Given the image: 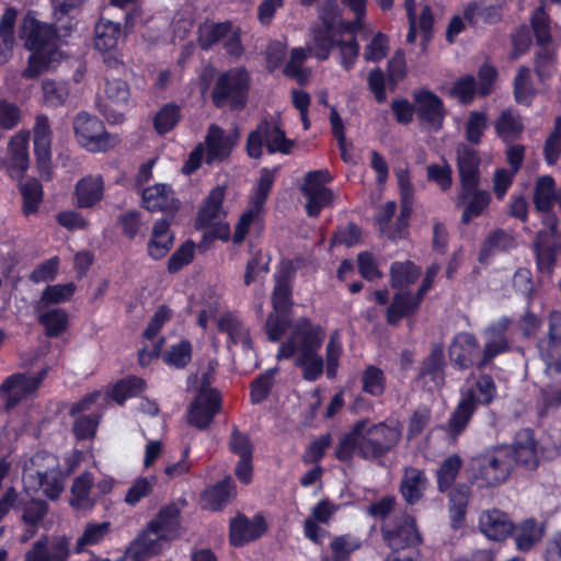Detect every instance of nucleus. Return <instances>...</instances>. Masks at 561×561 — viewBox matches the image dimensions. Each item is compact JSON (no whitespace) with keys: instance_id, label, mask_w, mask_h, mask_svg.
<instances>
[{"instance_id":"a211bd4d","label":"nucleus","mask_w":561,"mask_h":561,"mask_svg":"<svg viewBox=\"0 0 561 561\" xmlns=\"http://www.w3.org/2000/svg\"><path fill=\"white\" fill-rule=\"evenodd\" d=\"M69 557L70 539L66 535H44L32 543L23 561H66Z\"/></svg>"},{"instance_id":"864d4df0","label":"nucleus","mask_w":561,"mask_h":561,"mask_svg":"<svg viewBox=\"0 0 561 561\" xmlns=\"http://www.w3.org/2000/svg\"><path fill=\"white\" fill-rule=\"evenodd\" d=\"M20 191L23 197L24 215L35 214L43 198L41 184L36 180H28L21 184Z\"/></svg>"},{"instance_id":"a19ab883","label":"nucleus","mask_w":561,"mask_h":561,"mask_svg":"<svg viewBox=\"0 0 561 561\" xmlns=\"http://www.w3.org/2000/svg\"><path fill=\"white\" fill-rule=\"evenodd\" d=\"M77 290L75 283L56 284L47 286L41 298L36 301V311H42L50 305H59L71 299Z\"/></svg>"},{"instance_id":"cd10ccee","label":"nucleus","mask_w":561,"mask_h":561,"mask_svg":"<svg viewBox=\"0 0 561 561\" xmlns=\"http://www.w3.org/2000/svg\"><path fill=\"white\" fill-rule=\"evenodd\" d=\"M479 528L490 540L501 541L512 535L514 525L500 510H486L479 517Z\"/></svg>"},{"instance_id":"c9c22d12","label":"nucleus","mask_w":561,"mask_h":561,"mask_svg":"<svg viewBox=\"0 0 561 561\" xmlns=\"http://www.w3.org/2000/svg\"><path fill=\"white\" fill-rule=\"evenodd\" d=\"M216 321L219 331L227 333L231 343L240 344L245 351L251 350L249 330L238 316L227 312L218 317Z\"/></svg>"},{"instance_id":"3c124183","label":"nucleus","mask_w":561,"mask_h":561,"mask_svg":"<svg viewBox=\"0 0 561 561\" xmlns=\"http://www.w3.org/2000/svg\"><path fill=\"white\" fill-rule=\"evenodd\" d=\"M59 55L47 54V50H33L28 58L27 67L23 70L22 76L26 79L37 78L54 62L58 60Z\"/></svg>"},{"instance_id":"8fccbe9b","label":"nucleus","mask_w":561,"mask_h":561,"mask_svg":"<svg viewBox=\"0 0 561 561\" xmlns=\"http://www.w3.org/2000/svg\"><path fill=\"white\" fill-rule=\"evenodd\" d=\"M145 389V382L138 377H127L116 382L112 390L111 397L119 404H123L127 399L136 397Z\"/></svg>"},{"instance_id":"bb28decb","label":"nucleus","mask_w":561,"mask_h":561,"mask_svg":"<svg viewBox=\"0 0 561 561\" xmlns=\"http://www.w3.org/2000/svg\"><path fill=\"white\" fill-rule=\"evenodd\" d=\"M104 180L101 174H89L81 178L75 186V204L79 208H92L104 196Z\"/></svg>"},{"instance_id":"2eb2a0df","label":"nucleus","mask_w":561,"mask_h":561,"mask_svg":"<svg viewBox=\"0 0 561 561\" xmlns=\"http://www.w3.org/2000/svg\"><path fill=\"white\" fill-rule=\"evenodd\" d=\"M383 539L390 549H417L422 541L415 518L405 513L394 517L382 528Z\"/></svg>"},{"instance_id":"5fc2aeb1","label":"nucleus","mask_w":561,"mask_h":561,"mask_svg":"<svg viewBox=\"0 0 561 561\" xmlns=\"http://www.w3.org/2000/svg\"><path fill=\"white\" fill-rule=\"evenodd\" d=\"M545 376L549 381L541 390V399L547 408L558 407L561 403V371L548 374V363H545Z\"/></svg>"},{"instance_id":"f704fd0d","label":"nucleus","mask_w":561,"mask_h":561,"mask_svg":"<svg viewBox=\"0 0 561 561\" xmlns=\"http://www.w3.org/2000/svg\"><path fill=\"white\" fill-rule=\"evenodd\" d=\"M94 478L90 472H82L75 480L70 489L69 504L78 511H87L93 507L94 500L91 495Z\"/></svg>"},{"instance_id":"052dcab7","label":"nucleus","mask_w":561,"mask_h":561,"mask_svg":"<svg viewBox=\"0 0 561 561\" xmlns=\"http://www.w3.org/2000/svg\"><path fill=\"white\" fill-rule=\"evenodd\" d=\"M227 31H229V22L204 23L199 27V45L203 49L210 48L215 43L222 41Z\"/></svg>"},{"instance_id":"bf43d9fd","label":"nucleus","mask_w":561,"mask_h":561,"mask_svg":"<svg viewBox=\"0 0 561 561\" xmlns=\"http://www.w3.org/2000/svg\"><path fill=\"white\" fill-rule=\"evenodd\" d=\"M180 117V107L175 104H167L154 116V129L163 135L179 123Z\"/></svg>"},{"instance_id":"69168bd1","label":"nucleus","mask_w":561,"mask_h":561,"mask_svg":"<svg viewBox=\"0 0 561 561\" xmlns=\"http://www.w3.org/2000/svg\"><path fill=\"white\" fill-rule=\"evenodd\" d=\"M478 87L472 76H465L455 81L450 89V95L456 98L460 103L469 104L473 101Z\"/></svg>"},{"instance_id":"37998d69","label":"nucleus","mask_w":561,"mask_h":561,"mask_svg":"<svg viewBox=\"0 0 561 561\" xmlns=\"http://www.w3.org/2000/svg\"><path fill=\"white\" fill-rule=\"evenodd\" d=\"M537 91L533 87L531 75L529 68L523 66L514 80V95L519 104L530 105Z\"/></svg>"},{"instance_id":"a878e982","label":"nucleus","mask_w":561,"mask_h":561,"mask_svg":"<svg viewBox=\"0 0 561 561\" xmlns=\"http://www.w3.org/2000/svg\"><path fill=\"white\" fill-rule=\"evenodd\" d=\"M490 202L491 195L488 191L479 190L478 186L468 190L460 186L455 205L463 208L461 221L468 224L473 218L479 217L488 208Z\"/></svg>"},{"instance_id":"1a4fd4ad","label":"nucleus","mask_w":561,"mask_h":561,"mask_svg":"<svg viewBox=\"0 0 561 561\" xmlns=\"http://www.w3.org/2000/svg\"><path fill=\"white\" fill-rule=\"evenodd\" d=\"M270 153H289L294 142L288 139L285 131L275 121L261 122L255 130H252L247 140V152L251 158L257 159L263 153V147Z\"/></svg>"},{"instance_id":"20e7f679","label":"nucleus","mask_w":561,"mask_h":561,"mask_svg":"<svg viewBox=\"0 0 561 561\" xmlns=\"http://www.w3.org/2000/svg\"><path fill=\"white\" fill-rule=\"evenodd\" d=\"M495 397L496 387L490 376L480 375L467 378L461 390L460 401L448 422L449 432L454 435L461 433L477 408L490 404Z\"/></svg>"},{"instance_id":"c85d7f7f","label":"nucleus","mask_w":561,"mask_h":561,"mask_svg":"<svg viewBox=\"0 0 561 561\" xmlns=\"http://www.w3.org/2000/svg\"><path fill=\"white\" fill-rule=\"evenodd\" d=\"M508 448L513 451L514 465L519 463L527 469H535L537 467L539 462V455L531 431H519L516 435L514 445Z\"/></svg>"},{"instance_id":"e2e57ef3","label":"nucleus","mask_w":561,"mask_h":561,"mask_svg":"<svg viewBox=\"0 0 561 561\" xmlns=\"http://www.w3.org/2000/svg\"><path fill=\"white\" fill-rule=\"evenodd\" d=\"M277 373V367L270 368L253 381L251 388V401L253 403H260L267 398Z\"/></svg>"},{"instance_id":"aec40b11","label":"nucleus","mask_w":561,"mask_h":561,"mask_svg":"<svg viewBox=\"0 0 561 561\" xmlns=\"http://www.w3.org/2000/svg\"><path fill=\"white\" fill-rule=\"evenodd\" d=\"M543 363H548V374L561 373V312L552 311L549 316L548 336L537 344Z\"/></svg>"},{"instance_id":"338daca9","label":"nucleus","mask_w":561,"mask_h":561,"mask_svg":"<svg viewBox=\"0 0 561 561\" xmlns=\"http://www.w3.org/2000/svg\"><path fill=\"white\" fill-rule=\"evenodd\" d=\"M306 58L307 51L304 48H294L290 59L285 66V75L296 79L299 83H304L309 76L308 71L302 68Z\"/></svg>"},{"instance_id":"4be33fe9","label":"nucleus","mask_w":561,"mask_h":561,"mask_svg":"<svg viewBox=\"0 0 561 561\" xmlns=\"http://www.w3.org/2000/svg\"><path fill=\"white\" fill-rule=\"evenodd\" d=\"M53 131L46 115L39 114L33 126L34 153L43 178H50Z\"/></svg>"},{"instance_id":"ea45409f","label":"nucleus","mask_w":561,"mask_h":561,"mask_svg":"<svg viewBox=\"0 0 561 561\" xmlns=\"http://www.w3.org/2000/svg\"><path fill=\"white\" fill-rule=\"evenodd\" d=\"M234 494L233 481L228 477L203 493V505L208 510L217 511L226 505Z\"/></svg>"},{"instance_id":"a18cd8bd","label":"nucleus","mask_w":561,"mask_h":561,"mask_svg":"<svg viewBox=\"0 0 561 561\" xmlns=\"http://www.w3.org/2000/svg\"><path fill=\"white\" fill-rule=\"evenodd\" d=\"M497 135L505 141L515 139L523 130L519 116L512 110H505L495 123Z\"/></svg>"},{"instance_id":"f257e3e1","label":"nucleus","mask_w":561,"mask_h":561,"mask_svg":"<svg viewBox=\"0 0 561 561\" xmlns=\"http://www.w3.org/2000/svg\"><path fill=\"white\" fill-rule=\"evenodd\" d=\"M400 437L401 427L398 422L373 423L360 420L341 439L335 455L343 461L351 459L354 454L365 459H375L393 448Z\"/></svg>"},{"instance_id":"c756f323","label":"nucleus","mask_w":561,"mask_h":561,"mask_svg":"<svg viewBox=\"0 0 561 561\" xmlns=\"http://www.w3.org/2000/svg\"><path fill=\"white\" fill-rule=\"evenodd\" d=\"M265 529L266 525L261 516H255L251 520L238 516L230 524V541L233 546H242L259 538Z\"/></svg>"},{"instance_id":"9d476101","label":"nucleus","mask_w":561,"mask_h":561,"mask_svg":"<svg viewBox=\"0 0 561 561\" xmlns=\"http://www.w3.org/2000/svg\"><path fill=\"white\" fill-rule=\"evenodd\" d=\"M206 153L203 145H198L190 154L184 163L182 171L191 174L196 171L205 157L207 163L222 161L227 158L234 144L230 135H226L222 129L217 126H210L206 139Z\"/></svg>"},{"instance_id":"6e6552de","label":"nucleus","mask_w":561,"mask_h":561,"mask_svg":"<svg viewBox=\"0 0 561 561\" xmlns=\"http://www.w3.org/2000/svg\"><path fill=\"white\" fill-rule=\"evenodd\" d=\"M73 130L78 142L91 152L107 151L118 144L117 136L108 134L101 119L85 112L76 116Z\"/></svg>"},{"instance_id":"412c9836","label":"nucleus","mask_w":561,"mask_h":561,"mask_svg":"<svg viewBox=\"0 0 561 561\" xmlns=\"http://www.w3.org/2000/svg\"><path fill=\"white\" fill-rule=\"evenodd\" d=\"M21 36L30 50H47V54L60 55L57 49L56 32L49 24L27 18L23 21Z\"/></svg>"},{"instance_id":"b1692460","label":"nucleus","mask_w":561,"mask_h":561,"mask_svg":"<svg viewBox=\"0 0 561 561\" xmlns=\"http://www.w3.org/2000/svg\"><path fill=\"white\" fill-rule=\"evenodd\" d=\"M508 325V319L501 318L484 330L485 344L482 358L477 362L479 368L485 367L495 356L508 350V342L505 335Z\"/></svg>"},{"instance_id":"680f3d73","label":"nucleus","mask_w":561,"mask_h":561,"mask_svg":"<svg viewBox=\"0 0 561 561\" xmlns=\"http://www.w3.org/2000/svg\"><path fill=\"white\" fill-rule=\"evenodd\" d=\"M462 461L459 456H449L437 471V483L440 491L447 490L454 482Z\"/></svg>"},{"instance_id":"13d9d810","label":"nucleus","mask_w":561,"mask_h":561,"mask_svg":"<svg viewBox=\"0 0 561 561\" xmlns=\"http://www.w3.org/2000/svg\"><path fill=\"white\" fill-rule=\"evenodd\" d=\"M368 0H341L343 7L354 15V20L345 25V28L356 33L367 27L365 16L367 12Z\"/></svg>"},{"instance_id":"6e6d98bb","label":"nucleus","mask_w":561,"mask_h":561,"mask_svg":"<svg viewBox=\"0 0 561 561\" xmlns=\"http://www.w3.org/2000/svg\"><path fill=\"white\" fill-rule=\"evenodd\" d=\"M261 226V208L251 204L250 208L243 213L236 225L232 240L234 243H241L250 232L251 227Z\"/></svg>"},{"instance_id":"0eeeda50","label":"nucleus","mask_w":561,"mask_h":561,"mask_svg":"<svg viewBox=\"0 0 561 561\" xmlns=\"http://www.w3.org/2000/svg\"><path fill=\"white\" fill-rule=\"evenodd\" d=\"M249 82V72L243 67H236L221 73L213 91L214 103L217 106L242 107L247 101Z\"/></svg>"},{"instance_id":"dca6fc26","label":"nucleus","mask_w":561,"mask_h":561,"mask_svg":"<svg viewBox=\"0 0 561 561\" xmlns=\"http://www.w3.org/2000/svg\"><path fill=\"white\" fill-rule=\"evenodd\" d=\"M543 228L536 239L537 264L541 272L549 273L556 260V252L561 248V233L557 229L558 220L554 215L542 219Z\"/></svg>"},{"instance_id":"f03ea898","label":"nucleus","mask_w":561,"mask_h":561,"mask_svg":"<svg viewBox=\"0 0 561 561\" xmlns=\"http://www.w3.org/2000/svg\"><path fill=\"white\" fill-rule=\"evenodd\" d=\"M324 340V331L308 319H298L288 340L280 344L277 359L295 356V365L302 370L306 380L314 381L323 373V359L318 354Z\"/></svg>"},{"instance_id":"4468645a","label":"nucleus","mask_w":561,"mask_h":561,"mask_svg":"<svg viewBox=\"0 0 561 561\" xmlns=\"http://www.w3.org/2000/svg\"><path fill=\"white\" fill-rule=\"evenodd\" d=\"M412 100L420 125L431 131L440 130L446 117L443 100L427 89L415 91Z\"/></svg>"},{"instance_id":"774afa93","label":"nucleus","mask_w":561,"mask_h":561,"mask_svg":"<svg viewBox=\"0 0 561 561\" xmlns=\"http://www.w3.org/2000/svg\"><path fill=\"white\" fill-rule=\"evenodd\" d=\"M426 175L427 180L438 185L442 191H446L451 186V167L445 160L440 163L427 165Z\"/></svg>"},{"instance_id":"e433bc0d","label":"nucleus","mask_w":561,"mask_h":561,"mask_svg":"<svg viewBox=\"0 0 561 561\" xmlns=\"http://www.w3.org/2000/svg\"><path fill=\"white\" fill-rule=\"evenodd\" d=\"M513 536L516 548L519 551H529L536 546L545 535L542 524L535 519H525L517 526H514Z\"/></svg>"},{"instance_id":"72a5a7b5","label":"nucleus","mask_w":561,"mask_h":561,"mask_svg":"<svg viewBox=\"0 0 561 561\" xmlns=\"http://www.w3.org/2000/svg\"><path fill=\"white\" fill-rule=\"evenodd\" d=\"M428 481L424 472L417 468H407L401 480L400 491L404 501L413 505L417 503L426 490Z\"/></svg>"},{"instance_id":"09e8293b","label":"nucleus","mask_w":561,"mask_h":561,"mask_svg":"<svg viewBox=\"0 0 561 561\" xmlns=\"http://www.w3.org/2000/svg\"><path fill=\"white\" fill-rule=\"evenodd\" d=\"M445 365L444 360V348L442 345H435L432 348L431 354L423 363L422 376L431 377V379L435 382L436 386H439L443 380V367Z\"/></svg>"},{"instance_id":"473e14b6","label":"nucleus","mask_w":561,"mask_h":561,"mask_svg":"<svg viewBox=\"0 0 561 561\" xmlns=\"http://www.w3.org/2000/svg\"><path fill=\"white\" fill-rule=\"evenodd\" d=\"M174 236L169 222L164 219L157 220L152 227L151 236L147 244V252L153 260L164 257L173 245Z\"/></svg>"},{"instance_id":"0e129e2a","label":"nucleus","mask_w":561,"mask_h":561,"mask_svg":"<svg viewBox=\"0 0 561 561\" xmlns=\"http://www.w3.org/2000/svg\"><path fill=\"white\" fill-rule=\"evenodd\" d=\"M192 357V346L188 341H180L163 354V360L174 367H184Z\"/></svg>"},{"instance_id":"4d7b16f0","label":"nucleus","mask_w":561,"mask_h":561,"mask_svg":"<svg viewBox=\"0 0 561 561\" xmlns=\"http://www.w3.org/2000/svg\"><path fill=\"white\" fill-rule=\"evenodd\" d=\"M360 546V540L352 535L335 537L330 543V548L333 553V560L346 561L350 554L359 549Z\"/></svg>"},{"instance_id":"39448f33","label":"nucleus","mask_w":561,"mask_h":561,"mask_svg":"<svg viewBox=\"0 0 561 561\" xmlns=\"http://www.w3.org/2000/svg\"><path fill=\"white\" fill-rule=\"evenodd\" d=\"M22 479L27 493L41 488L50 500L58 499L65 489V477L58 459L46 451H38L28 460Z\"/></svg>"},{"instance_id":"9b49d317","label":"nucleus","mask_w":561,"mask_h":561,"mask_svg":"<svg viewBox=\"0 0 561 561\" xmlns=\"http://www.w3.org/2000/svg\"><path fill=\"white\" fill-rule=\"evenodd\" d=\"M513 467V451L507 446H502L477 459L474 477L482 485H496L508 478Z\"/></svg>"},{"instance_id":"2f4dec72","label":"nucleus","mask_w":561,"mask_h":561,"mask_svg":"<svg viewBox=\"0 0 561 561\" xmlns=\"http://www.w3.org/2000/svg\"><path fill=\"white\" fill-rule=\"evenodd\" d=\"M457 161L460 176V186L466 190L478 186L479 183V158L477 152L461 145L457 149Z\"/></svg>"},{"instance_id":"ddd939ff","label":"nucleus","mask_w":561,"mask_h":561,"mask_svg":"<svg viewBox=\"0 0 561 561\" xmlns=\"http://www.w3.org/2000/svg\"><path fill=\"white\" fill-rule=\"evenodd\" d=\"M224 198L225 190L220 186L214 188L199 210L197 225L202 228H209L215 238L226 241L230 237V227L222 221L225 217Z\"/></svg>"},{"instance_id":"c03bdc74","label":"nucleus","mask_w":561,"mask_h":561,"mask_svg":"<svg viewBox=\"0 0 561 561\" xmlns=\"http://www.w3.org/2000/svg\"><path fill=\"white\" fill-rule=\"evenodd\" d=\"M110 531V523H89L77 539L75 550L81 552L88 546L101 543Z\"/></svg>"},{"instance_id":"423d86ee","label":"nucleus","mask_w":561,"mask_h":561,"mask_svg":"<svg viewBox=\"0 0 561 561\" xmlns=\"http://www.w3.org/2000/svg\"><path fill=\"white\" fill-rule=\"evenodd\" d=\"M390 274L391 285L393 288H397L398 291L387 309L386 318L388 323L397 324L402 318L414 312L420 305L417 294L412 296L410 291L407 290L409 285L417 279L420 271L410 261L394 262L391 265Z\"/></svg>"},{"instance_id":"5701e85b","label":"nucleus","mask_w":561,"mask_h":561,"mask_svg":"<svg viewBox=\"0 0 561 561\" xmlns=\"http://www.w3.org/2000/svg\"><path fill=\"white\" fill-rule=\"evenodd\" d=\"M331 176L328 171H313L306 175L301 187L307 198V213L309 216H317L328 205L332 194L323 183L329 182Z\"/></svg>"},{"instance_id":"7ed1b4c3","label":"nucleus","mask_w":561,"mask_h":561,"mask_svg":"<svg viewBox=\"0 0 561 561\" xmlns=\"http://www.w3.org/2000/svg\"><path fill=\"white\" fill-rule=\"evenodd\" d=\"M179 508L174 504L162 507L141 535L130 545L127 557L142 561L159 553L164 542L179 536Z\"/></svg>"},{"instance_id":"f3484780","label":"nucleus","mask_w":561,"mask_h":561,"mask_svg":"<svg viewBox=\"0 0 561 561\" xmlns=\"http://www.w3.org/2000/svg\"><path fill=\"white\" fill-rule=\"evenodd\" d=\"M45 371L37 375L18 373L9 376L0 386V397L8 408L34 394L38 389Z\"/></svg>"},{"instance_id":"49530a36","label":"nucleus","mask_w":561,"mask_h":561,"mask_svg":"<svg viewBox=\"0 0 561 561\" xmlns=\"http://www.w3.org/2000/svg\"><path fill=\"white\" fill-rule=\"evenodd\" d=\"M43 101L47 106L58 107L65 104L70 90L66 82L45 80L42 83Z\"/></svg>"},{"instance_id":"603ef678","label":"nucleus","mask_w":561,"mask_h":561,"mask_svg":"<svg viewBox=\"0 0 561 561\" xmlns=\"http://www.w3.org/2000/svg\"><path fill=\"white\" fill-rule=\"evenodd\" d=\"M38 321L44 325L47 335L57 336L67 328L68 316L61 309H51L44 312L38 311Z\"/></svg>"},{"instance_id":"4c0bfd02","label":"nucleus","mask_w":561,"mask_h":561,"mask_svg":"<svg viewBox=\"0 0 561 561\" xmlns=\"http://www.w3.org/2000/svg\"><path fill=\"white\" fill-rule=\"evenodd\" d=\"M122 37L121 24L101 19L95 25L94 47L103 53L116 49Z\"/></svg>"},{"instance_id":"58836bf2","label":"nucleus","mask_w":561,"mask_h":561,"mask_svg":"<svg viewBox=\"0 0 561 561\" xmlns=\"http://www.w3.org/2000/svg\"><path fill=\"white\" fill-rule=\"evenodd\" d=\"M504 5L505 0H482L480 4L470 3L465 8V18L470 24L476 23L478 16L486 23H496L502 16Z\"/></svg>"},{"instance_id":"de8ad7c7","label":"nucleus","mask_w":561,"mask_h":561,"mask_svg":"<svg viewBox=\"0 0 561 561\" xmlns=\"http://www.w3.org/2000/svg\"><path fill=\"white\" fill-rule=\"evenodd\" d=\"M156 483L157 478L154 476L139 477L135 479L131 485L126 491L124 502L129 506H135L142 499L151 494Z\"/></svg>"},{"instance_id":"7c9ffc66","label":"nucleus","mask_w":561,"mask_h":561,"mask_svg":"<svg viewBox=\"0 0 561 561\" xmlns=\"http://www.w3.org/2000/svg\"><path fill=\"white\" fill-rule=\"evenodd\" d=\"M479 354V344L469 333H459L449 347L450 359L459 368H468L474 364Z\"/></svg>"},{"instance_id":"79ce46f5","label":"nucleus","mask_w":561,"mask_h":561,"mask_svg":"<svg viewBox=\"0 0 561 561\" xmlns=\"http://www.w3.org/2000/svg\"><path fill=\"white\" fill-rule=\"evenodd\" d=\"M173 192L165 184H156L142 191V204L148 210H162L173 204Z\"/></svg>"},{"instance_id":"6ab92c4d","label":"nucleus","mask_w":561,"mask_h":561,"mask_svg":"<svg viewBox=\"0 0 561 561\" xmlns=\"http://www.w3.org/2000/svg\"><path fill=\"white\" fill-rule=\"evenodd\" d=\"M220 409L219 393L208 386H203L191 402L187 422L199 428H206Z\"/></svg>"},{"instance_id":"f8f14e48","label":"nucleus","mask_w":561,"mask_h":561,"mask_svg":"<svg viewBox=\"0 0 561 561\" xmlns=\"http://www.w3.org/2000/svg\"><path fill=\"white\" fill-rule=\"evenodd\" d=\"M318 11L324 28L313 30V43L309 51L319 59H327L332 45V31L342 24V16L336 0H323Z\"/></svg>"},{"instance_id":"393cba45","label":"nucleus","mask_w":561,"mask_h":561,"mask_svg":"<svg viewBox=\"0 0 561 561\" xmlns=\"http://www.w3.org/2000/svg\"><path fill=\"white\" fill-rule=\"evenodd\" d=\"M28 131H19L9 141L7 170L13 180L22 179L28 168Z\"/></svg>"}]
</instances>
